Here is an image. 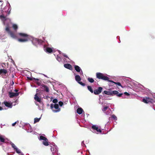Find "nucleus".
Returning a JSON list of instances; mask_svg holds the SVG:
<instances>
[{"instance_id":"nucleus-1","label":"nucleus","mask_w":155,"mask_h":155,"mask_svg":"<svg viewBox=\"0 0 155 155\" xmlns=\"http://www.w3.org/2000/svg\"><path fill=\"white\" fill-rule=\"evenodd\" d=\"M96 77L97 78L99 79L108 81L109 82H113V81L109 80V78L106 76L105 74L100 72H97L96 73Z\"/></svg>"},{"instance_id":"nucleus-2","label":"nucleus","mask_w":155,"mask_h":155,"mask_svg":"<svg viewBox=\"0 0 155 155\" xmlns=\"http://www.w3.org/2000/svg\"><path fill=\"white\" fill-rule=\"evenodd\" d=\"M4 136H0V141L3 143H9L13 148L14 150H15L17 148V146H15L13 143L9 141L7 138H4Z\"/></svg>"},{"instance_id":"nucleus-3","label":"nucleus","mask_w":155,"mask_h":155,"mask_svg":"<svg viewBox=\"0 0 155 155\" xmlns=\"http://www.w3.org/2000/svg\"><path fill=\"white\" fill-rule=\"evenodd\" d=\"M50 107L53 111L54 113H57L61 110V109L59 108L58 104H51Z\"/></svg>"},{"instance_id":"nucleus-4","label":"nucleus","mask_w":155,"mask_h":155,"mask_svg":"<svg viewBox=\"0 0 155 155\" xmlns=\"http://www.w3.org/2000/svg\"><path fill=\"white\" fill-rule=\"evenodd\" d=\"M5 31L11 37L13 38H16V35L13 31H10L8 25H7L5 28Z\"/></svg>"},{"instance_id":"nucleus-5","label":"nucleus","mask_w":155,"mask_h":155,"mask_svg":"<svg viewBox=\"0 0 155 155\" xmlns=\"http://www.w3.org/2000/svg\"><path fill=\"white\" fill-rule=\"evenodd\" d=\"M38 139L40 140H42V143L44 145L46 146H47L48 145V140L44 136H40L39 137H38Z\"/></svg>"},{"instance_id":"nucleus-6","label":"nucleus","mask_w":155,"mask_h":155,"mask_svg":"<svg viewBox=\"0 0 155 155\" xmlns=\"http://www.w3.org/2000/svg\"><path fill=\"white\" fill-rule=\"evenodd\" d=\"M142 101L146 104H148L149 103H152L154 102V100L149 97H146L143 99Z\"/></svg>"},{"instance_id":"nucleus-7","label":"nucleus","mask_w":155,"mask_h":155,"mask_svg":"<svg viewBox=\"0 0 155 155\" xmlns=\"http://www.w3.org/2000/svg\"><path fill=\"white\" fill-rule=\"evenodd\" d=\"M113 95H115L119 97H122L123 98H124L125 97H123V93H120L118 91H112Z\"/></svg>"},{"instance_id":"nucleus-8","label":"nucleus","mask_w":155,"mask_h":155,"mask_svg":"<svg viewBox=\"0 0 155 155\" xmlns=\"http://www.w3.org/2000/svg\"><path fill=\"white\" fill-rule=\"evenodd\" d=\"M51 150L53 155L58 151L57 147L55 144L52 145V146H51Z\"/></svg>"},{"instance_id":"nucleus-9","label":"nucleus","mask_w":155,"mask_h":155,"mask_svg":"<svg viewBox=\"0 0 155 155\" xmlns=\"http://www.w3.org/2000/svg\"><path fill=\"white\" fill-rule=\"evenodd\" d=\"M43 41L41 39H39L37 38H35L33 39L32 41V42L35 43V45H36L38 44H41L43 42Z\"/></svg>"},{"instance_id":"nucleus-10","label":"nucleus","mask_w":155,"mask_h":155,"mask_svg":"<svg viewBox=\"0 0 155 155\" xmlns=\"http://www.w3.org/2000/svg\"><path fill=\"white\" fill-rule=\"evenodd\" d=\"M92 128L93 129V131H96L98 133H101L102 132L101 129L99 128L98 126L95 125H93L92 126Z\"/></svg>"},{"instance_id":"nucleus-11","label":"nucleus","mask_w":155,"mask_h":155,"mask_svg":"<svg viewBox=\"0 0 155 155\" xmlns=\"http://www.w3.org/2000/svg\"><path fill=\"white\" fill-rule=\"evenodd\" d=\"M103 90V88L101 87H99L97 89L95 90L94 91V94L95 95H97L101 93Z\"/></svg>"},{"instance_id":"nucleus-12","label":"nucleus","mask_w":155,"mask_h":155,"mask_svg":"<svg viewBox=\"0 0 155 155\" xmlns=\"http://www.w3.org/2000/svg\"><path fill=\"white\" fill-rule=\"evenodd\" d=\"M18 35L20 36V37L23 38H29V35L25 33H18Z\"/></svg>"},{"instance_id":"nucleus-13","label":"nucleus","mask_w":155,"mask_h":155,"mask_svg":"<svg viewBox=\"0 0 155 155\" xmlns=\"http://www.w3.org/2000/svg\"><path fill=\"white\" fill-rule=\"evenodd\" d=\"M19 94V93H15L12 92H9L8 95L10 98H13L15 97L18 96Z\"/></svg>"},{"instance_id":"nucleus-14","label":"nucleus","mask_w":155,"mask_h":155,"mask_svg":"<svg viewBox=\"0 0 155 155\" xmlns=\"http://www.w3.org/2000/svg\"><path fill=\"white\" fill-rule=\"evenodd\" d=\"M36 94L34 96V99L36 101H37L39 103H41V98L40 97H39L38 95H37V94Z\"/></svg>"},{"instance_id":"nucleus-15","label":"nucleus","mask_w":155,"mask_h":155,"mask_svg":"<svg viewBox=\"0 0 155 155\" xmlns=\"http://www.w3.org/2000/svg\"><path fill=\"white\" fill-rule=\"evenodd\" d=\"M41 88L43 89L44 91H45L47 93L49 92V89L48 87L45 85L43 84L41 85Z\"/></svg>"},{"instance_id":"nucleus-16","label":"nucleus","mask_w":155,"mask_h":155,"mask_svg":"<svg viewBox=\"0 0 155 155\" xmlns=\"http://www.w3.org/2000/svg\"><path fill=\"white\" fill-rule=\"evenodd\" d=\"M64 67L67 69H68L71 70H72L73 69V67L70 64H64Z\"/></svg>"},{"instance_id":"nucleus-17","label":"nucleus","mask_w":155,"mask_h":155,"mask_svg":"<svg viewBox=\"0 0 155 155\" xmlns=\"http://www.w3.org/2000/svg\"><path fill=\"white\" fill-rule=\"evenodd\" d=\"M29 39V38H19L18 39V40L20 42H25L27 41Z\"/></svg>"},{"instance_id":"nucleus-18","label":"nucleus","mask_w":155,"mask_h":155,"mask_svg":"<svg viewBox=\"0 0 155 155\" xmlns=\"http://www.w3.org/2000/svg\"><path fill=\"white\" fill-rule=\"evenodd\" d=\"M74 75H75V80L77 82L80 81L81 79L80 76L79 75H76V74L74 73Z\"/></svg>"},{"instance_id":"nucleus-19","label":"nucleus","mask_w":155,"mask_h":155,"mask_svg":"<svg viewBox=\"0 0 155 155\" xmlns=\"http://www.w3.org/2000/svg\"><path fill=\"white\" fill-rule=\"evenodd\" d=\"M74 68L75 70L78 72H79L81 71V72H82V71L81 68L78 65H74Z\"/></svg>"},{"instance_id":"nucleus-20","label":"nucleus","mask_w":155,"mask_h":155,"mask_svg":"<svg viewBox=\"0 0 155 155\" xmlns=\"http://www.w3.org/2000/svg\"><path fill=\"white\" fill-rule=\"evenodd\" d=\"M4 104L5 106L11 108L12 107V105L11 103H9L7 101L4 102Z\"/></svg>"},{"instance_id":"nucleus-21","label":"nucleus","mask_w":155,"mask_h":155,"mask_svg":"<svg viewBox=\"0 0 155 155\" xmlns=\"http://www.w3.org/2000/svg\"><path fill=\"white\" fill-rule=\"evenodd\" d=\"M7 70L5 69H0V74H6L7 73Z\"/></svg>"},{"instance_id":"nucleus-22","label":"nucleus","mask_w":155,"mask_h":155,"mask_svg":"<svg viewBox=\"0 0 155 155\" xmlns=\"http://www.w3.org/2000/svg\"><path fill=\"white\" fill-rule=\"evenodd\" d=\"M83 111V109L81 108H78L77 110V113L79 114H81Z\"/></svg>"},{"instance_id":"nucleus-23","label":"nucleus","mask_w":155,"mask_h":155,"mask_svg":"<svg viewBox=\"0 0 155 155\" xmlns=\"http://www.w3.org/2000/svg\"><path fill=\"white\" fill-rule=\"evenodd\" d=\"M46 52L48 53H51L53 51L52 48L50 47H47L46 48Z\"/></svg>"},{"instance_id":"nucleus-24","label":"nucleus","mask_w":155,"mask_h":155,"mask_svg":"<svg viewBox=\"0 0 155 155\" xmlns=\"http://www.w3.org/2000/svg\"><path fill=\"white\" fill-rule=\"evenodd\" d=\"M103 93L107 95H113L112 91H104Z\"/></svg>"},{"instance_id":"nucleus-25","label":"nucleus","mask_w":155,"mask_h":155,"mask_svg":"<svg viewBox=\"0 0 155 155\" xmlns=\"http://www.w3.org/2000/svg\"><path fill=\"white\" fill-rule=\"evenodd\" d=\"M0 18L3 21H6V16H5L3 14L0 15Z\"/></svg>"},{"instance_id":"nucleus-26","label":"nucleus","mask_w":155,"mask_h":155,"mask_svg":"<svg viewBox=\"0 0 155 155\" xmlns=\"http://www.w3.org/2000/svg\"><path fill=\"white\" fill-rule=\"evenodd\" d=\"M14 150L18 153L19 154L20 153H21V150L19 149L18 147Z\"/></svg>"},{"instance_id":"nucleus-27","label":"nucleus","mask_w":155,"mask_h":155,"mask_svg":"<svg viewBox=\"0 0 155 155\" xmlns=\"http://www.w3.org/2000/svg\"><path fill=\"white\" fill-rule=\"evenodd\" d=\"M12 28L15 30H16L18 28L17 25L15 24H14L12 25Z\"/></svg>"},{"instance_id":"nucleus-28","label":"nucleus","mask_w":155,"mask_h":155,"mask_svg":"<svg viewBox=\"0 0 155 155\" xmlns=\"http://www.w3.org/2000/svg\"><path fill=\"white\" fill-rule=\"evenodd\" d=\"M88 90L91 93H93L94 92L91 87L90 86H88Z\"/></svg>"},{"instance_id":"nucleus-29","label":"nucleus","mask_w":155,"mask_h":155,"mask_svg":"<svg viewBox=\"0 0 155 155\" xmlns=\"http://www.w3.org/2000/svg\"><path fill=\"white\" fill-rule=\"evenodd\" d=\"M111 82L113 83H114L115 84H117L119 86H121L123 88V87L121 85V84L119 82H114V81H113V82Z\"/></svg>"},{"instance_id":"nucleus-30","label":"nucleus","mask_w":155,"mask_h":155,"mask_svg":"<svg viewBox=\"0 0 155 155\" xmlns=\"http://www.w3.org/2000/svg\"><path fill=\"white\" fill-rule=\"evenodd\" d=\"M40 119V118H35L34 119V123H36L39 121Z\"/></svg>"},{"instance_id":"nucleus-31","label":"nucleus","mask_w":155,"mask_h":155,"mask_svg":"<svg viewBox=\"0 0 155 155\" xmlns=\"http://www.w3.org/2000/svg\"><path fill=\"white\" fill-rule=\"evenodd\" d=\"M88 80L91 83H93L94 81V80L92 78H88Z\"/></svg>"},{"instance_id":"nucleus-32","label":"nucleus","mask_w":155,"mask_h":155,"mask_svg":"<svg viewBox=\"0 0 155 155\" xmlns=\"http://www.w3.org/2000/svg\"><path fill=\"white\" fill-rule=\"evenodd\" d=\"M111 118L113 119L114 120H117V117L116 116L114 115H112L111 116Z\"/></svg>"},{"instance_id":"nucleus-33","label":"nucleus","mask_w":155,"mask_h":155,"mask_svg":"<svg viewBox=\"0 0 155 155\" xmlns=\"http://www.w3.org/2000/svg\"><path fill=\"white\" fill-rule=\"evenodd\" d=\"M108 108V106H105L104 107V108L102 109L103 111L104 112L106 111V110Z\"/></svg>"},{"instance_id":"nucleus-34","label":"nucleus","mask_w":155,"mask_h":155,"mask_svg":"<svg viewBox=\"0 0 155 155\" xmlns=\"http://www.w3.org/2000/svg\"><path fill=\"white\" fill-rule=\"evenodd\" d=\"M78 82L82 86H84L85 85V84L84 83L80 81H79Z\"/></svg>"},{"instance_id":"nucleus-35","label":"nucleus","mask_w":155,"mask_h":155,"mask_svg":"<svg viewBox=\"0 0 155 155\" xmlns=\"http://www.w3.org/2000/svg\"><path fill=\"white\" fill-rule=\"evenodd\" d=\"M58 103L60 106L61 107L63 104V103L61 101L59 102Z\"/></svg>"},{"instance_id":"nucleus-36","label":"nucleus","mask_w":155,"mask_h":155,"mask_svg":"<svg viewBox=\"0 0 155 155\" xmlns=\"http://www.w3.org/2000/svg\"><path fill=\"white\" fill-rule=\"evenodd\" d=\"M58 101L57 99H54L53 100L52 102L53 103H56L58 102Z\"/></svg>"},{"instance_id":"nucleus-37","label":"nucleus","mask_w":155,"mask_h":155,"mask_svg":"<svg viewBox=\"0 0 155 155\" xmlns=\"http://www.w3.org/2000/svg\"><path fill=\"white\" fill-rule=\"evenodd\" d=\"M27 78L28 80H29L30 81H32L33 80H34V79H35V78L29 77H28Z\"/></svg>"},{"instance_id":"nucleus-38","label":"nucleus","mask_w":155,"mask_h":155,"mask_svg":"<svg viewBox=\"0 0 155 155\" xmlns=\"http://www.w3.org/2000/svg\"><path fill=\"white\" fill-rule=\"evenodd\" d=\"M57 59L58 61H61V58L57 56Z\"/></svg>"},{"instance_id":"nucleus-39","label":"nucleus","mask_w":155,"mask_h":155,"mask_svg":"<svg viewBox=\"0 0 155 155\" xmlns=\"http://www.w3.org/2000/svg\"><path fill=\"white\" fill-rule=\"evenodd\" d=\"M81 145L83 147H86V145L84 143V141H82L81 143Z\"/></svg>"},{"instance_id":"nucleus-40","label":"nucleus","mask_w":155,"mask_h":155,"mask_svg":"<svg viewBox=\"0 0 155 155\" xmlns=\"http://www.w3.org/2000/svg\"><path fill=\"white\" fill-rule=\"evenodd\" d=\"M124 94L128 96L130 95V94L127 92H125L124 93Z\"/></svg>"},{"instance_id":"nucleus-41","label":"nucleus","mask_w":155,"mask_h":155,"mask_svg":"<svg viewBox=\"0 0 155 155\" xmlns=\"http://www.w3.org/2000/svg\"><path fill=\"white\" fill-rule=\"evenodd\" d=\"M16 124V122H15V123H13V124H12V126H15V125Z\"/></svg>"},{"instance_id":"nucleus-42","label":"nucleus","mask_w":155,"mask_h":155,"mask_svg":"<svg viewBox=\"0 0 155 155\" xmlns=\"http://www.w3.org/2000/svg\"><path fill=\"white\" fill-rule=\"evenodd\" d=\"M37 94H37V95H38V96H40V95L41 94V92H39L37 93Z\"/></svg>"},{"instance_id":"nucleus-43","label":"nucleus","mask_w":155,"mask_h":155,"mask_svg":"<svg viewBox=\"0 0 155 155\" xmlns=\"http://www.w3.org/2000/svg\"><path fill=\"white\" fill-rule=\"evenodd\" d=\"M10 10H11V9L9 11V12L7 13V15H6V16H7V15H9L10 13Z\"/></svg>"},{"instance_id":"nucleus-44","label":"nucleus","mask_w":155,"mask_h":155,"mask_svg":"<svg viewBox=\"0 0 155 155\" xmlns=\"http://www.w3.org/2000/svg\"><path fill=\"white\" fill-rule=\"evenodd\" d=\"M3 65H5V63H2V67L3 68H4V66H3Z\"/></svg>"},{"instance_id":"nucleus-45","label":"nucleus","mask_w":155,"mask_h":155,"mask_svg":"<svg viewBox=\"0 0 155 155\" xmlns=\"http://www.w3.org/2000/svg\"><path fill=\"white\" fill-rule=\"evenodd\" d=\"M63 56H64V57H65L66 58H68V56L66 54H64L63 55Z\"/></svg>"},{"instance_id":"nucleus-46","label":"nucleus","mask_w":155,"mask_h":155,"mask_svg":"<svg viewBox=\"0 0 155 155\" xmlns=\"http://www.w3.org/2000/svg\"><path fill=\"white\" fill-rule=\"evenodd\" d=\"M20 154L19 155H24V154L22 153L21 152V153H20Z\"/></svg>"},{"instance_id":"nucleus-47","label":"nucleus","mask_w":155,"mask_h":155,"mask_svg":"<svg viewBox=\"0 0 155 155\" xmlns=\"http://www.w3.org/2000/svg\"><path fill=\"white\" fill-rule=\"evenodd\" d=\"M34 80H36L37 81H39V80L38 78H35V79H34Z\"/></svg>"},{"instance_id":"nucleus-48","label":"nucleus","mask_w":155,"mask_h":155,"mask_svg":"<svg viewBox=\"0 0 155 155\" xmlns=\"http://www.w3.org/2000/svg\"><path fill=\"white\" fill-rule=\"evenodd\" d=\"M3 109V108L1 107L0 106V110H2Z\"/></svg>"},{"instance_id":"nucleus-49","label":"nucleus","mask_w":155,"mask_h":155,"mask_svg":"<svg viewBox=\"0 0 155 155\" xmlns=\"http://www.w3.org/2000/svg\"><path fill=\"white\" fill-rule=\"evenodd\" d=\"M15 91L16 92H17L18 91V90L17 89H15Z\"/></svg>"},{"instance_id":"nucleus-50","label":"nucleus","mask_w":155,"mask_h":155,"mask_svg":"<svg viewBox=\"0 0 155 155\" xmlns=\"http://www.w3.org/2000/svg\"><path fill=\"white\" fill-rule=\"evenodd\" d=\"M14 84V81H12V84L13 85Z\"/></svg>"},{"instance_id":"nucleus-51","label":"nucleus","mask_w":155,"mask_h":155,"mask_svg":"<svg viewBox=\"0 0 155 155\" xmlns=\"http://www.w3.org/2000/svg\"><path fill=\"white\" fill-rule=\"evenodd\" d=\"M1 9H2V8H1ZM2 12H4V11H3V10H2Z\"/></svg>"},{"instance_id":"nucleus-52","label":"nucleus","mask_w":155,"mask_h":155,"mask_svg":"<svg viewBox=\"0 0 155 155\" xmlns=\"http://www.w3.org/2000/svg\"><path fill=\"white\" fill-rule=\"evenodd\" d=\"M0 2H2L3 1L2 0H0Z\"/></svg>"},{"instance_id":"nucleus-53","label":"nucleus","mask_w":155,"mask_h":155,"mask_svg":"<svg viewBox=\"0 0 155 155\" xmlns=\"http://www.w3.org/2000/svg\"><path fill=\"white\" fill-rule=\"evenodd\" d=\"M36 90H37V92L38 91V89H37Z\"/></svg>"},{"instance_id":"nucleus-54","label":"nucleus","mask_w":155,"mask_h":155,"mask_svg":"<svg viewBox=\"0 0 155 155\" xmlns=\"http://www.w3.org/2000/svg\"><path fill=\"white\" fill-rule=\"evenodd\" d=\"M7 7H5V8H7Z\"/></svg>"},{"instance_id":"nucleus-55","label":"nucleus","mask_w":155,"mask_h":155,"mask_svg":"<svg viewBox=\"0 0 155 155\" xmlns=\"http://www.w3.org/2000/svg\"><path fill=\"white\" fill-rule=\"evenodd\" d=\"M2 5H1V6H2Z\"/></svg>"},{"instance_id":"nucleus-56","label":"nucleus","mask_w":155,"mask_h":155,"mask_svg":"<svg viewBox=\"0 0 155 155\" xmlns=\"http://www.w3.org/2000/svg\"><path fill=\"white\" fill-rule=\"evenodd\" d=\"M12 77H14V75H13Z\"/></svg>"}]
</instances>
